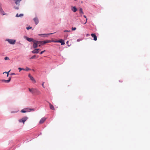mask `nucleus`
Masks as SVG:
<instances>
[{"mask_svg":"<svg viewBox=\"0 0 150 150\" xmlns=\"http://www.w3.org/2000/svg\"><path fill=\"white\" fill-rule=\"evenodd\" d=\"M31 28H32V27H27V28H26V29H27V30H29V29H31Z\"/></svg>","mask_w":150,"mask_h":150,"instance_id":"30","label":"nucleus"},{"mask_svg":"<svg viewBox=\"0 0 150 150\" xmlns=\"http://www.w3.org/2000/svg\"><path fill=\"white\" fill-rule=\"evenodd\" d=\"M58 42H60V43H61V45H64L65 44V43H64V41L61 39V40H59L58 41Z\"/></svg>","mask_w":150,"mask_h":150,"instance_id":"17","label":"nucleus"},{"mask_svg":"<svg viewBox=\"0 0 150 150\" xmlns=\"http://www.w3.org/2000/svg\"><path fill=\"white\" fill-rule=\"evenodd\" d=\"M77 0H75V1H77Z\"/></svg>","mask_w":150,"mask_h":150,"instance_id":"43","label":"nucleus"},{"mask_svg":"<svg viewBox=\"0 0 150 150\" xmlns=\"http://www.w3.org/2000/svg\"><path fill=\"white\" fill-rule=\"evenodd\" d=\"M28 77L30 78V79L34 83H35L36 82V81L33 78V77L30 75V74H29L28 75Z\"/></svg>","mask_w":150,"mask_h":150,"instance_id":"7","label":"nucleus"},{"mask_svg":"<svg viewBox=\"0 0 150 150\" xmlns=\"http://www.w3.org/2000/svg\"><path fill=\"white\" fill-rule=\"evenodd\" d=\"M71 10L74 12H75L77 11V8L75 6H74L71 8Z\"/></svg>","mask_w":150,"mask_h":150,"instance_id":"16","label":"nucleus"},{"mask_svg":"<svg viewBox=\"0 0 150 150\" xmlns=\"http://www.w3.org/2000/svg\"><path fill=\"white\" fill-rule=\"evenodd\" d=\"M76 29V28L72 27V30H75Z\"/></svg>","mask_w":150,"mask_h":150,"instance_id":"24","label":"nucleus"},{"mask_svg":"<svg viewBox=\"0 0 150 150\" xmlns=\"http://www.w3.org/2000/svg\"><path fill=\"white\" fill-rule=\"evenodd\" d=\"M83 17H84L85 18H86H86H86V16H85V15H84V16H83Z\"/></svg>","mask_w":150,"mask_h":150,"instance_id":"38","label":"nucleus"},{"mask_svg":"<svg viewBox=\"0 0 150 150\" xmlns=\"http://www.w3.org/2000/svg\"><path fill=\"white\" fill-rule=\"evenodd\" d=\"M32 91V94L36 93L37 95H38L41 94V92L37 88H33V90Z\"/></svg>","mask_w":150,"mask_h":150,"instance_id":"2","label":"nucleus"},{"mask_svg":"<svg viewBox=\"0 0 150 150\" xmlns=\"http://www.w3.org/2000/svg\"><path fill=\"white\" fill-rule=\"evenodd\" d=\"M4 59L5 60H9L10 59L9 57H6L4 58Z\"/></svg>","mask_w":150,"mask_h":150,"instance_id":"19","label":"nucleus"},{"mask_svg":"<svg viewBox=\"0 0 150 150\" xmlns=\"http://www.w3.org/2000/svg\"><path fill=\"white\" fill-rule=\"evenodd\" d=\"M34 20L35 22V24L37 25L38 23V20L37 18H34Z\"/></svg>","mask_w":150,"mask_h":150,"instance_id":"15","label":"nucleus"},{"mask_svg":"<svg viewBox=\"0 0 150 150\" xmlns=\"http://www.w3.org/2000/svg\"><path fill=\"white\" fill-rule=\"evenodd\" d=\"M46 118L45 117L42 118L40 121L39 123L40 124L43 123L46 120Z\"/></svg>","mask_w":150,"mask_h":150,"instance_id":"11","label":"nucleus"},{"mask_svg":"<svg viewBox=\"0 0 150 150\" xmlns=\"http://www.w3.org/2000/svg\"><path fill=\"white\" fill-rule=\"evenodd\" d=\"M41 44H38V47H40V46H41Z\"/></svg>","mask_w":150,"mask_h":150,"instance_id":"36","label":"nucleus"},{"mask_svg":"<svg viewBox=\"0 0 150 150\" xmlns=\"http://www.w3.org/2000/svg\"><path fill=\"white\" fill-rule=\"evenodd\" d=\"M32 51L33 53V54H38L39 52V50H40L39 49H36Z\"/></svg>","mask_w":150,"mask_h":150,"instance_id":"8","label":"nucleus"},{"mask_svg":"<svg viewBox=\"0 0 150 150\" xmlns=\"http://www.w3.org/2000/svg\"><path fill=\"white\" fill-rule=\"evenodd\" d=\"M45 50H44V51H42L40 53V54H42V53H43L44 52H45Z\"/></svg>","mask_w":150,"mask_h":150,"instance_id":"27","label":"nucleus"},{"mask_svg":"<svg viewBox=\"0 0 150 150\" xmlns=\"http://www.w3.org/2000/svg\"><path fill=\"white\" fill-rule=\"evenodd\" d=\"M30 69H29V68H27L26 69H25V70L27 71H28L29 70H30Z\"/></svg>","mask_w":150,"mask_h":150,"instance_id":"33","label":"nucleus"},{"mask_svg":"<svg viewBox=\"0 0 150 150\" xmlns=\"http://www.w3.org/2000/svg\"><path fill=\"white\" fill-rule=\"evenodd\" d=\"M35 56H36V55H33V56L32 57H31L30 58V59H33L35 57Z\"/></svg>","mask_w":150,"mask_h":150,"instance_id":"22","label":"nucleus"},{"mask_svg":"<svg viewBox=\"0 0 150 150\" xmlns=\"http://www.w3.org/2000/svg\"><path fill=\"white\" fill-rule=\"evenodd\" d=\"M24 38L28 41L29 42H33V47L34 48H36L38 47V41L35 40L32 38H29L26 36H25Z\"/></svg>","mask_w":150,"mask_h":150,"instance_id":"1","label":"nucleus"},{"mask_svg":"<svg viewBox=\"0 0 150 150\" xmlns=\"http://www.w3.org/2000/svg\"><path fill=\"white\" fill-rule=\"evenodd\" d=\"M31 110L34 111V110L33 109H31L30 108H27L21 110V112L22 113H25L26 112H29Z\"/></svg>","mask_w":150,"mask_h":150,"instance_id":"3","label":"nucleus"},{"mask_svg":"<svg viewBox=\"0 0 150 150\" xmlns=\"http://www.w3.org/2000/svg\"><path fill=\"white\" fill-rule=\"evenodd\" d=\"M8 42L11 44H14L15 43L16 40L13 39H8L6 40Z\"/></svg>","mask_w":150,"mask_h":150,"instance_id":"5","label":"nucleus"},{"mask_svg":"<svg viewBox=\"0 0 150 150\" xmlns=\"http://www.w3.org/2000/svg\"><path fill=\"white\" fill-rule=\"evenodd\" d=\"M23 16V14H20L19 15V17H22Z\"/></svg>","mask_w":150,"mask_h":150,"instance_id":"25","label":"nucleus"},{"mask_svg":"<svg viewBox=\"0 0 150 150\" xmlns=\"http://www.w3.org/2000/svg\"><path fill=\"white\" fill-rule=\"evenodd\" d=\"M80 40H80V39H78V40H77V41H78V42H79V41H80Z\"/></svg>","mask_w":150,"mask_h":150,"instance_id":"39","label":"nucleus"},{"mask_svg":"<svg viewBox=\"0 0 150 150\" xmlns=\"http://www.w3.org/2000/svg\"><path fill=\"white\" fill-rule=\"evenodd\" d=\"M19 15L18 13H17L16 16V17H19Z\"/></svg>","mask_w":150,"mask_h":150,"instance_id":"34","label":"nucleus"},{"mask_svg":"<svg viewBox=\"0 0 150 150\" xmlns=\"http://www.w3.org/2000/svg\"><path fill=\"white\" fill-rule=\"evenodd\" d=\"M64 32H70L71 31L70 30H64Z\"/></svg>","mask_w":150,"mask_h":150,"instance_id":"26","label":"nucleus"},{"mask_svg":"<svg viewBox=\"0 0 150 150\" xmlns=\"http://www.w3.org/2000/svg\"><path fill=\"white\" fill-rule=\"evenodd\" d=\"M18 69L20 70V71L21 70H25L24 69L21 68H19Z\"/></svg>","mask_w":150,"mask_h":150,"instance_id":"23","label":"nucleus"},{"mask_svg":"<svg viewBox=\"0 0 150 150\" xmlns=\"http://www.w3.org/2000/svg\"><path fill=\"white\" fill-rule=\"evenodd\" d=\"M87 18L86 19V22L84 24H85L87 22Z\"/></svg>","mask_w":150,"mask_h":150,"instance_id":"35","label":"nucleus"},{"mask_svg":"<svg viewBox=\"0 0 150 150\" xmlns=\"http://www.w3.org/2000/svg\"><path fill=\"white\" fill-rule=\"evenodd\" d=\"M53 34V33H51V34ZM47 35H49V34H47Z\"/></svg>","mask_w":150,"mask_h":150,"instance_id":"41","label":"nucleus"},{"mask_svg":"<svg viewBox=\"0 0 150 150\" xmlns=\"http://www.w3.org/2000/svg\"><path fill=\"white\" fill-rule=\"evenodd\" d=\"M92 37L93 38V40L96 41L97 40V38L96 35L93 33H92L91 35Z\"/></svg>","mask_w":150,"mask_h":150,"instance_id":"10","label":"nucleus"},{"mask_svg":"<svg viewBox=\"0 0 150 150\" xmlns=\"http://www.w3.org/2000/svg\"><path fill=\"white\" fill-rule=\"evenodd\" d=\"M28 117H23L22 119L19 120V121L20 122H23L24 124L25 122L27 120Z\"/></svg>","mask_w":150,"mask_h":150,"instance_id":"6","label":"nucleus"},{"mask_svg":"<svg viewBox=\"0 0 150 150\" xmlns=\"http://www.w3.org/2000/svg\"><path fill=\"white\" fill-rule=\"evenodd\" d=\"M15 74L14 73H12L11 74V75H15Z\"/></svg>","mask_w":150,"mask_h":150,"instance_id":"37","label":"nucleus"},{"mask_svg":"<svg viewBox=\"0 0 150 150\" xmlns=\"http://www.w3.org/2000/svg\"><path fill=\"white\" fill-rule=\"evenodd\" d=\"M0 13L2 15H5L6 14L4 13V11H3L2 8L0 6Z\"/></svg>","mask_w":150,"mask_h":150,"instance_id":"9","label":"nucleus"},{"mask_svg":"<svg viewBox=\"0 0 150 150\" xmlns=\"http://www.w3.org/2000/svg\"><path fill=\"white\" fill-rule=\"evenodd\" d=\"M9 74H7V76L8 77L9 76Z\"/></svg>","mask_w":150,"mask_h":150,"instance_id":"40","label":"nucleus"},{"mask_svg":"<svg viewBox=\"0 0 150 150\" xmlns=\"http://www.w3.org/2000/svg\"><path fill=\"white\" fill-rule=\"evenodd\" d=\"M11 79V77H9V78L8 80H2V81L4 82L5 83H8L10 81Z\"/></svg>","mask_w":150,"mask_h":150,"instance_id":"13","label":"nucleus"},{"mask_svg":"<svg viewBox=\"0 0 150 150\" xmlns=\"http://www.w3.org/2000/svg\"><path fill=\"white\" fill-rule=\"evenodd\" d=\"M49 104V106H50V108L51 109V110H55V108H54V106H53V105H52L50 103V102H48Z\"/></svg>","mask_w":150,"mask_h":150,"instance_id":"12","label":"nucleus"},{"mask_svg":"<svg viewBox=\"0 0 150 150\" xmlns=\"http://www.w3.org/2000/svg\"><path fill=\"white\" fill-rule=\"evenodd\" d=\"M14 8L15 9L18 10L19 9V6L18 5V6H14Z\"/></svg>","mask_w":150,"mask_h":150,"instance_id":"20","label":"nucleus"},{"mask_svg":"<svg viewBox=\"0 0 150 150\" xmlns=\"http://www.w3.org/2000/svg\"><path fill=\"white\" fill-rule=\"evenodd\" d=\"M68 34L66 35H64V38L65 39H67V37L68 36Z\"/></svg>","mask_w":150,"mask_h":150,"instance_id":"21","label":"nucleus"},{"mask_svg":"<svg viewBox=\"0 0 150 150\" xmlns=\"http://www.w3.org/2000/svg\"><path fill=\"white\" fill-rule=\"evenodd\" d=\"M44 83L45 82H43V83H42V87L44 88H45V86H44Z\"/></svg>","mask_w":150,"mask_h":150,"instance_id":"28","label":"nucleus"},{"mask_svg":"<svg viewBox=\"0 0 150 150\" xmlns=\"http://www.w3.org/2000/svg\"><path fill=\"white\" fill-rule=\"evenodd\" d=\"M10 71V70L9 71H8V72H5L4 73H4H5L7 74H9V72Z\"/></svg>","mask_w":150,"mask_h":150,"instance_id":"29","label":"nucleus"},{"mask_svg":"<svg viewBox=\"0 0 150 150\" xmlns=\"http://www.w3.org/2000/svg\"><path fill=\"white\" fill-rule=\"evenodd\" d=\"M50 42V40H47L44 41H38L37 46L39 44H43V45L45 44L46 43H49Z\"/></svg>","mask_w":150,"mask_h":150,"instance_id":"4","label":"nucleus"},{"mask_svg":"<svg viewBox=\"0 0 150 150\" xmlns=\"http://www.w3.org/2000/svg\"><path fill=\"white\" fill-rule=\"evenodd\" d=\"M16 111H12L11 112V113H14L16 112Z\"/></svg>","mask_w":150,"mask_h":150,"instance_id":"32","label":"nucleus"},{"mask_svg":"<svg viewBox=\"0 0 150 150\" xmlns=\"http://www.w3.org/2000/svg\"><path fill=\"white\" fill-rule=\"evenodd\" d=\"M47 35V34H39V35Z\"/></svg>","mask_w":150,"mask_h":150,"instance_id":"31","label":"nucleus"},{"mask_svg":"<svg viewBox=\"0 0 150 150\" xmlns=\"http://www.w3.org/2000/svg\"><path fill=\"white\" fill-rule=\"evenodd\" d=\"M68 41L67 42V43H68Z\"/></svg>","mask_w":150,"mask_h":150,"instance_id":"42","label":"nucleus"},{"mask_svg":"<svg viewBox=\"0 0 150 150\" xmlns=\"http://www.w3.org/2000/svg\"><path fill=\"white\" fill-rule=\"evenodd\" d=\"M79 13L80 14L81 16H82V14L84 13L83 11V9L82 8H80L79 10Z\"/></svg>","mask_w":150,"mask_h":150,"instance_id":"14","label":"nucleus"},{"mask_svg":"<svg viewBox=\"0 0 150 150\" xmlns=\"http://www.w3.org/2000/svg\"><path fill=\"white\" fill-rule=\"evenodd\" d=\"M28 90L29 91H30V93H32L33 92V88H28Z\"/></svg>","mask_w":150,"mask_h":150,"instance_id":"18","label":"nucleus"}]
</instances>
